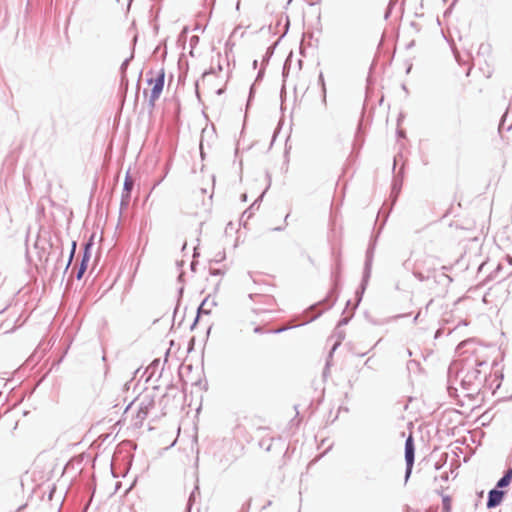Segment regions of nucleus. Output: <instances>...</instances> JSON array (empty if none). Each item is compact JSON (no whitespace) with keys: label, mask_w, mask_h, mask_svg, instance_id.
<instances>
[{"label":"nucleus","mask_w":512,"mask_h":512,"mask_svg":"<svg viewBox=\"0 0 512 512\" xmlns=\"http://www.w3.org/2000/svg\"><path fill=\"white\" fill-rule=\"evenodd\" d=\"M184 369H185V367H182V369L180 370L181 377H183Z\"/></svg>","instance_id":"obj_13"},{"label":"nucleus","mask_w":512,"mask_h":512,"mask_svg":"<svg viewBox=\"0 0 512 512\" xmlns=\"http://www.w3.org/2000/svg\"><path fill=\"white\" fill-rule=\"evenodd\" d=\"M503 496H504V493L502 491L495 490V489L491 490L489 492L487 507L492 508V507L499 505L502 502Z\"/></svg>","instance_id":"obj_4"},{"label":"nucleus","mask_w":512,"mask_h":512,"mask_svg":"<svg viewBox=\"0 0 512 512\" xmlns=\"http://www.w3.org/2000/svg\"><path fill=\"white\" fill-rule=\"evenodd\" d=\"M160 373L157 370L156 366H148L144 370L137 369L135 371V376L131 381L141 382L142 380L145 384L155 383L159 380Z\"/></svg>","instance_id":"obj_2"},{"label":"nucleus","mask_w":512,"mask_h":512,"mask_svg":"<svg viewBox=\"0 0 512 512\" xmlns=\"http://www.w3.org/2000/svg\"><path fill=\"white\" fill-rule=\"evenodd\" d=\"M442 496V512H451L452 497L449 495L441 494Z\"/></svg>","instance_id":"obj_5"},{"label":"nucleus","mask_w":512,"mask_h":512,"mask_svg":"<svg viewBox=\"0 0 512 512\" xmlns=\"http://www.w3.org/2000/svg\"><path fill=\"white\" fill-rule=\"evenodd\" d=\"M165 81V73L163 70L156 72L149 80L148 87L144 90L145 97H148L151 106L155 105V102L159 99Z\"/></svg>","instance_id":"obj_1"},{"label":"nucleus","mask_w":512,"mask_h":512,"mask_svg":"<svg viewBox=\"0 0 512 512\" xmlns=\"http://www.w3.org/2000/svg\"><path fill=\"white\" fill-rule=\"evenodd\" d=\"M414 441L412 435H410L405 443V460L407 464V474L412 470L414 463Z\"/></svg>","instance_id":"obj_3"},{"label":"nucleus","mask_w":512,"mask_h":512,"mask_svg":"<svg viewBox=\"0 0 512 512\" xmlns=\"http://www.w3.org/2000/svg\"><path fill=\"white\" fill-rule=\"evenodd\" d=\"M90 248H91V244H87L85 246V251H84V255H83V259H82V262L87 264L88 261L90 260Z\"/></svg>","instance_id":"obj_6"},{"label":"nucleus","mask_w":512,"mask_h":512,"mask_svg":"<svg viewBox=\"0 0 512 512\" xmlns=\"http://www.w3.org/2000/svg\"><path fill=\"white\" fill-rule=\"evenodd\" d=\"M510 482H511V481H510L508 478H506L505 476H503V477L498 481V483H497V487H499V488L506 487V486H508V485H509V483H510Z\"/></svg>","instance_id":"obj_7"},{"label":"nucleus","mask_w":512,"mask_h":512,"mask_svg":"<svg viewBox=\"0 0 512 512\" xmlns=\"http://www.w3.org/2000/svg\"><path fill=\"white\" fill-rule=\"evenodd\" d=\"M132 186H133V181L127 177L124 182L125 190L129 192L132 189Z\"/></svg>","instance_id":"obj_9"},{"label":"nucleus","mask_w":512,"mask_h":512,"mask_svg":"<svg viewBox=\"0 0 512 512\" xmlns=\"http://www.w3.org/2000/svg\"><path fill=\"white\" fill-rule=\"evenodd\" d=\"M86 269H87V264L81 262V265H80V267L78 269V272H77V278L78 279L82 278V276L85 273Z\"/></svg>","instance_id":"obj_8"},{"label":"nucleus","mask_w":512,"mask_h":512,"mask_svg":"<svg viewBox=\"0 0 512 512\" xmlns=\"http://www.w3.org/2000/svg\"><path fill=\"white\" fill-rule=\"evenodd\" d=\"M418 278H419L420 280H423V279H424V277L421 275V273H418Z\"/></svg>","instance_id":"obj_14"},{"label":"nucleus","mask_w":512,"mask_h":512,"mask_svg":"<svg viewBox=\"0 0 512 512\" xmlns=\"http://www.w3.org/2000/svg\"><path fill=\"white\" fill-rule=\"evenodd\" d=\"M444 277L448 280L449 283L452 282V278L450 276L444 274Z\"/></svg>","instance_id":"obj_12"},{"label":"nucleus","mask_w":512,"mask_h":512,"mask_svg":"<svg viewBox=\"0 0 512 512\" xmlns=\"http://www.w3.org/2000/svg\"><path fill=\"white\" fill-rule=\"evenodd\" d=\"M504 476L511 481L512 480V468L509 469Z\"/></svg>","instance_id":"obj_11"},{"label":"nucleus","mask_w":512,"mask_h":512,"mask_svg":"<svg viewBox=\"0 0 512 512\" xmlns=\"http://www.w3.org/2000/svg\"><path fill=\"white\" fill-rule=\"evenodd\" d=\"M75 248H76V243H75V242H73V245H72V251H71V255H70V258H69L68 265H69V264H70V262H71V259H72V257H73V254H74Z\"/></svg>","instance_id":"obj_10"}]
</instances>
